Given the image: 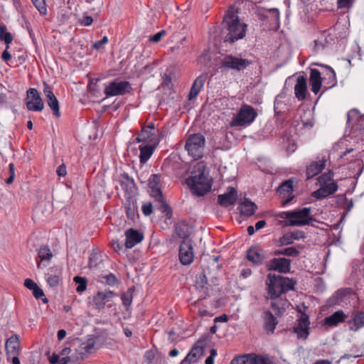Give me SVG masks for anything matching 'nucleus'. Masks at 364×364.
Segmentation results:
<instances>
[{
  "instance_id": "obj_39",
  "label": "nucleus",
  "mask_w": 364,
  "mask_h": 364,
  "mask_svg": "<svg viewBox=\"0 0 364 364\" xmlns=\"http://www.w3.org/2000/svg\"><path fill=\"white\" fill-rule=\"evenodd\" d=\"M276 255H287L291 257H296L299 252L294 247H289L283 250H277L274 252Z\"/></svg>"
},
{
  "instance_id": "obj_51",
  "label": "nucleus",
  "mask_w": 364,
  "mask_h": 364,
  "mask_svg": "<svg viewBox=\"0 0 364 364\" xmlns=\"http://www.w3.org/2000/svg\"><path fill=\"white\" fill-rule=\"evenodd\" d=\"M105 280V283L109 286H115L119 284V280L116 276L112 273L105 275L102 277Z\"/></svg>"
},
{
  "instance_id": "obj_35",
  "label": "nucleus",
  "mask_w": 364,
  "mask_h": 364,
  "mask_svg": "<svg viewBox=\"0 0 364 364\" xmlns=\"http://www.w3.org/2000/svg\"><path fill=\"white\" fill-rule=\"evenodd\" d=\"M328 43V41L327 40V35L326 33L324 32L321 33V36L317 39L314 41V52L317 53L321 50H323Z\"/></svg>"
},
{
  "instance_id": "obj_36",
  "label": "nucleus",
  "mask_w": 364,
  "mask_h": 364,
  "mask_svg": "<svg viewBox=\"0 0 364 364\" xmlns=\"http://www.w3.org/2000/svg\"><path fill=\"white\" fill-rule=\"evenodd\" d=\"M47 103L50 108L52 109L53 114L59 117L60 116V109H59V103L56 98V97L54 95L53 97H51L50 98L46 99Z\"/></svg>"
},
{
  "instance_id": "obj_58",
  "label": "nucleus",
  "mask_w": 364,
  "mask_h": 364,
  "mask_svg": "<svg viewBox=\"0 0 364 364\" xmlns=\"http://www.w3.org/2000/svg\"><path fill=\"white\" fill-rule=\"evenodd\" d=\"M217 355V350L214 348L210 350V355L206 358L205 363V364H213L214 358Z\"/></svg>"
},
{
  "instance_id": "obj_47",
  "label": "nucleus",
  "mask_w": 364,
  "mask_h": 364,
  "mask_svg": "<svg viewBox=\"0 0 364 364\" xmlns=\"http://www.w3.org/2000/svg\"><path fill=\"white\" fill-rule=\"evenodd\" d=\"M46 282L50 287L54 288L59 284V276L48 272V274H46Z\"/></svg>"
},
{
  "instance_id": "obj_27",
  "label": "nucleus",
  "mask_w": 364,
  "mask_h": 364,
  "mask_svg": "<svg viewBox=\"0 0 364 364\" xmlns=\"http://www.w3.org/2000/svg\"><path fill=\"white\" fill-rule=\"evenodd\" d=\"M207 78L208 73H203L194 80L188 95L189 100H192L198 96Z\"/></svg>"
},
{
  "instance_id": "obj_29",
  "label": "nucleus",
  "mask_w": 364,
  "mask_h": 364,
  "mask_svg": "<svg viewBox=\"0 0 364 364\" xmlns=\"http://www.w3.org/2000/svg\"><path fill=\"white\" fill-rule=\"evenodd\" d=\"M309 82L311 90L314 94H317L321 87L322 77L321 73L316 69H311Z\"/></svg>"
},
{
  "instance_id": "obj_6",
  "label": "nucleus",
  "mask_w": 364,
  "mask_h": 364,
  "mask_svg": "<svg viewBox=\"0 0 364 364\" xmlns=\"http://www.w3.org/2000/svg\"><path fill=\"white\" fill-rule=\"evenodd\" d=\"M257 116V113L252 107L244 105L232 119L230 125L232 127L249 126L253 122Z\"/></svg>"
},
{
  "instance_id": "obj_18",
  "label": "nucleus",
  "mask_w": 364,
  "mask_h": 364,
  "mask_svg": "<svg viewBox=\"0 0 364 364\" xmlns=\"http://www.w3.org/2000/svg\"><path fill=\"white\" fill-rule=\"evenodd\" d=\"M353 121L356 122L355 129L358 130L360 134L364 136V115H360L357 109H351L348 113L347 123L354 126Z\"/></svg>"
},
{
  "instance_id": "obj_44",
  "label": "nucleus",
  "mask_w": 364,
  "mask_h": 364,
  "mask_svg": "<svg viewBox=\"0 0 364 364\" xmlns=\"http://www.w3.org/2000/svg\"><path fill=\"white\" fill-rule=\"evenodd\" d=\"M326 69V75L329 80L328 87H332L336 84V77L334 70L329 66H323Z\"/></svg>"
},
{
  "instance_id": "obj_48",
  "label": "nucleus",
  "mask_w": 364,
  "mask_h": 364,
  "mask_svg": "<svg viewBox=\"0 0 364 364\" xmlns=\"http://www.w3.org/2000/svg\"><path fill=\"white\" fill-rule=\"evenodd\" d=\"M41 14H46L47 9L45 0H31Z\"/></svg>"
},
{
  "instance_id": "obj_26",
  "label": "nucleus",
  "mask_w": 364,
  "mask_h": 364,
  "mask_svg": "<svg viewBox=\"0 0 364 364\" xmlns=\"http://www.w3.org/2000/svg\"><path fill=\"white\" fill-rule=\"evenodd\" d=\"M38 257L40 259V261H37L38 268H44L48 265L53 254L48 246L43 245L38 251Z\"/></svg>"
},
{
  "instance_id": "obj_33",
  "label": "nucleus",
  "mask_w": 364,
  "mask_h": 364,
  "mask_svg": "<svg viewBox=\"0 0 364 364\" xmlns=\"http://www.w3.org/2000/svg\"><path fill=\"white\" fill-rule=\"evenodd\" d=\"M95 342L93 338L88 339L86 342L81 343L79 346V353L82 355V357L92 353L95 349Z\"/></svg>"
},
{
  "instance_id": "obj_9",
  "label": "nucleus",
  "mask_w": 364,
  "mask_h": 364,
  "mask_svg": "<svg viewBox=\"0 0 364 364\" xmlns=\"http://www.w3.org/2000/svg\"><path fill=\"white\" fill-rule=\"evenodd\" d=\"M131 90L132 86L128 81L115 80L110 82L105 88L104 92L106 96L108 97L117 95H124L126 93L130 92Z\"/></svg>"
},
{
  "instance_id": "obj_55",
  "label": "nucleus",
  "mask_w": 364,
  "mask_h": 364,
  "mask_svg": "<svg viewBox=\"0 0 364 364\" xmlns=\"http://www.w3.org/2000/svg\"><path fill=\"white\" fill-rule=\"evenodd\" d=\"M107 43L108 38L107 36H104L100 41H98L93 44V48L96 50H100L102 46L107 44Z\"/></svg>"
},
{
  "instance_id": "obj_32",
  "label": "nucleus",
  "mask_w": 364,
  "mask_h": 364,
  "mask_svg": "<svg viewBox=\"0 0 364 364\" xmlns=\"http://www.w3.org/2000/svg\"><path fill=\"white\" fill-rule=\"evenodd\" d=\"M239 208L242 215L251 216L257 210V205L249 199L245 198L244 200L240 203Z\"/></svg>"
},
{
  "instance_id": "obj_59",
  "label": "nucleus",
  "mask_w": 364,
  "mask_h": 364,
  "mask_svg": "<svg viewBox=\"0 0 364 364\" xmlns=\"http://www.w3.org/2000/svg\"><path fill=\"white\" fill-rule=\"evenodd\" d=\"M24 285L26 288L33 290L38 285L31 279H26L24 281Z\"/></svg>"
},
{
  "instance_id": "obj_10",
  "label": "nucleus",
  "mask_w": 364,
  "mask_h": 364,
  "mask_svg": "<svg viewBox=\"0 0 364 364\" xmlns=\"http://www.w3.org/2000/svg\"><path fill=\"white\" fill-rule=\"evenodd\" d=\"M26 107L33 112H41L44 107L43 100L36 88H29L27 90Z\"/></svg>"
},
{
  "instance_id": "obj_53",
  "label": "nucleus",
  "mask_w": 364,
  "mask_h": 364,
  "mask_svg": "<svg viewBox=\"0 0 364 364\" xmlns=\"http://www.w3.org/2000/svg\"><path fill=\"white\" fill-rule=\"evenodd\" d=\"M122 300L124 306H129L132 301V294L129 292L122 294Z\"/></svg>"
},
{
  "instance_id": "obj_12",
  "label": "nucleus",
  "mask_w": 364,
  "mask_h": 364,
  "mask_svg": "<svg viewBox=\"0 0 364 364\" xmlns=\"http://www.w3.org/2000/svg\"><path fill=\"white\" fill-rule=\"evenodd\" d=\"M193 246L189 240H183L179 248V259L182 264L188 265L193 261Z\"/></svg>"
},
{
  "instance_id": "obj_5",
  "label": "nucleus",
  "mask_w": 364,
  "mask_h": 364,
  "mask_svg": "<svg viewBox=\"0 0 364 364\" xmlns=\"http://www.w3.org/2000/svg\"><path fill=\"white\" fill-rule=\"evenodd\" d=\"M161 181V176L159 174H152L149 179V187L151 191V196L156 201L159 203V208L162 213H165L168 218L171 215V208L165 202L159 185Z\"/></svg>"
},
{
  "instance_id": "obj_40",
  "label": "nucleus",
  "mask_w": 364,
  "mask_h": 364,
  "mask_svg": "<svg viewBox=\"0 0 364 364\" xmlns=\"http://www.w3.org/2000/svg\"><path fill=\"white\" fill-rule=\"evenodd\" d=\"M287 304L286 301H272L271 303V306L272 309L276 311V314L278 316H281L284 311H285V306Z\"/></svg>"
},
{
  "instance_id": "obj_56",
  "label": "nucleus",
  "mask_w": 364,
  "mask_h": 364,
  "mask_svg": "<svg viewBox=\"0 0 364 364\" xmlns=\"http://www.w3.org/2000/svg\"><path fill=\"white\" fill-rule=\"evenodd\" d=\"M166 34V31L162 30L154 34L150 38V41L157 43L161 41V38Z\"/></svg>"
},
{
  "instance_id": "obj_60",
  "label": "nucleus",
  "mask_w": 364,
  "mask_h": 364,
  "mask_svg": "<svg viewBox=\"0 0 364 364\" xmlns=\"http://www.w3.org/2000/svg\"><path fill=\"white\" fill-rule=\"evenodd\" d=\"M33 296L38 299L44 296L43 291L38 286L33 290Z\"/></svg>"
},
{
  "instance_id": "obj_54",
  "label": "nucleus",
  "mask_w": 364,
  "mask_h": 364,
  "mask_svg": "<svg viewBox=\"0 0 364 364\" xmlns=\"http://www.w3.org/2000/svg\"><path fill=\"white\" fill-rule=\"evenodd\" d=\"M142 212L145 215H149L152 213V204L151 203H144L141 208Z\"/></svg>"
},
{
  "instance_id": "obj_63",
  "label": "nucleus",
  "mask_w": 364,
  "mask_h": 364,
  "mask_svg": "<svg viewBox=\"0 0 364 364\" xmlns=\"http://www.w3.org/2000/svg\"><path fill=\"white\" fill-rule=\"evenodd\" d=\"M56 172L59 176H65L67 173L65 166L64 164L60 165L58 167Z\"/></svg>"
},
{
  "instance_id": "obj_43",
  "label": "nucleus",
  "mask_w": 364,
  "mask_h": 364,
  "mask_svg": "<svg viewBox=\"0 0 364 364\" xmlns=\"http://www.w3.org/2000/svg\"><path fill=\"white\" fill-rule=\"evenodd\" d=\"M196 287L197 289H200L203 294L207 293V279L204 274H201L197 278Z\"/></svg>"
},
{
  "instance_id": "obj_28",
  "label": "nucleus",
  "mask_w": 364,
  "mask_h": 364,
  "mask_svg": "<svg viewBox=\"0 0 364 364\" xmlns=\"http://www.w3.org/2000/svg\"><path fill=\"white\" fill-rule=\"evenodd\" d=\"M154 130V125L153 123H151L148 126L144 127L141 129V132L136 137V141L138 142L145 141L148 139L151 141V139L159 138L160 139L162 137V134L158 132V135L154 136L153 131Z\"/></svg>"
},
{
  "instance_id": "obj_24",
  "label": "nucleus",
  "mask_w": 364,
  "mask_h": 364,
  "mask_svg": "<svg viewBox=\"0 0 364 364\" xmlns=\"http://www.w3.org/2000/svg\"><path fill=\"white\" fill-rule=\"evenodd\" d=\"M114 296V292L111 291H98L93 298V302L98 309H102Z\"/></svg>"
},
{
  "instance_id": "obj_49",
  "label": "nucleus",
  "mask_w": 364,
  "mask_h": 364,
  "mask_svg": "<svg viewBox=\"0 0 364 364\" xmlns=\"http://www.w3.org/2000/svg\"><path fill=\"white\" fill-rule=\"evenodd\" d=\"M294 242V235L287 233L284 235L279 240V245L284 246L292 244Z\"/></svg>"
},
{
  "instance_id": "obj_15",
  "label": "nucleus",
  "mask_w": 364,
  "mask_h": 364,
  "mask_svg": "<svg viewBox=\"0 0 364 364\" xmlns=\"http://www.w3.org/2000/svg\"><path fill=\"white\" fill-rule=\"evenodd\" d=\"M267 267L269 270L287 273L290 270V260L286 258H274L268 262Z\"/></svg>"
},
{
  "instance_id": "obj_46",
  "label": "nucleus",
  "mask_w": 364,
  "mask_h": 364,
  "mask_svg": "<svg viewBox=\"0 0 364 364\" xmlns=\"http://www.w3.org/2000/svg\"><path fill=\"white\" fill-rule=\"evenodd\" d=\"M73 280L76 284H77L76 288L77 292H82L86 289L87 279L85 278L76 276L74 277Z\"/></svg>"
},
{
  "instance_id": "obj_30",
  "label": "nucleus",
  "mask_w": 364,
  "mask_h": 364,
  "mask_svg": "<svg viewBox=\"0 0 364 364\" xmlns=\"http://www.w3.org/2000/svg\"><path fill=\"white\" fill-rule=\"evenodd\" d=\"M264 328L267 333H273L278 323L277 318L269 311H265L262 315Z\"/></svg>"
},
{
  "instance_id": "obj_2",
  "label": "nucleus",
  "mask_w": 364,
  "mask_h": 364,
  "mask_svg": "<svg viewBox=\"0 0 364 364\" xmlns=\"http://www.w3.org/2000/svg\"><path fill=\"white\" fill-rule=\"evenodd\" d=\"M186 183L192 193L198 196H203L210 191L212 181L203 162L193 166L191 176L186 179Z\"/></svg>"
},
{
  "instance_id": "obj_45",
  "label": "nucleus",
  "mask_w": 364,
  "mask_h": 364,
  "mask_svg": "<svg viewBox=\"0 0 364 364\" xmlns=\"http://www.w3.org/2000/svg\"><path fill=\"white\" fill-rule=\"evenodd\" d=\"M333 173L331 171H328L326 173H323L318 178V181L319 185H323L326 183H329L333 181Z\"/></svg>"
},
{
  "instance_id": "obj_7",
  "label": "nucleus",
  "mask_w": 364,
  "mask_h": 364,
  "mask_svg": "<svg viewBox=\"0 0 364 364\" xmlns=\"http://www.w3.org/2000/svg\"><path fill=\"white\" fill-rule=\"evenodd\" d=\"M205 139L200 134H191L186 140V149L195 160L203 155Z\"/></svg>"
},
{
  "instance_id": "obj_16",
  "label": "nucleus",
  "mask_w": 364,
  "mask_h": 364,
  "mask_svg": "<svg viewBox=\"0 0 364 364\" xmlns=\"http://www.w3.org/2000/svg\"><path fill=\"white\" fill-rule=\"evenodd\" d=\"M337 190V183L335 181H331L329 183L321 185L318 190L311 193V196L317 199H321L333 195Z\"/></svg>"
},
{
  "instance_id": "obj_34",
  "label": "nucleus",
  "mask_w": 364,
  "mask_h": 364,
  "mask_svg": "<svg viewBox=\"0 0 364 364\" xmlns=\"http://www.w3.org/2000/svg\"><path fill=\"white\" fill-rule=\"evenodd\" d=\"M247 258L249 261L257 264L263 260L264 257L259 250L251 248L247 252Z\"/></svg>"
},
{
  "instance_id": "obj_38",
  "label": "nucleus",
  "mask_w": 364,
  "mask_h": 364,
  "mask_svg": "<svg viewBox=\"0 0 364 364\" xmlns=\"http://www.w3.org/2000/svg\"><path fill=\"white\" fill-rule=\"evenodd\" d=\"M120 181L122 188L126 191H131L134 187V180L129 178L127 174L122 175Z\"/></svg>"
},
{
  "instance_id": "obj_42",
  "label": "nucleus",
  "mask_w": 364,
  "mask_h": 364,
  "mask_svg": "<svg viewBox=\"0 0 364 364\" xmlns=\"http://www.w3.org/2000/svg\"><path fill=\"white\" fill-rule=\"evenodd\" d=\"M267 18H271V21L276 24L277 27L279 26V12L277 9H270L267 11Z\"/></svg>"
},
{
  "instance_id": "obj_1",
  "label": "nucleus",
  "mask_w": 364,
  "mask_h": 364,
  "mask_svg": "<svg viewBox=\"0 0 364 364\" xmlns=\"http://www.w3.org/2000/svg\"><path fill=\"white\" fill-rule=\"evenodd\" d=\"M247 24L241 22L237 16V9L235 6L229 7L223 18L225 42L231 44L242 39L246 35Z\"/></svg>"
},
{
  "instance_id": "obj_13",
  "label": "nucleus",
  "mask_w": 364,
  "mask_h": 364,
  "mask_svg": "<svg viewBox=\"0 0 364 364\" xmlns=\"http://www.w3.org/2000/svg\"><path fill=\"white\" fill-rule=\"evenodd\" d=\"M309 319L306 314H301L294 327V332L298 338L306 340L309 335Z\"/></svg>"
},
{
  "instance_id": "obj_31",
  "label": "nucleus",
  "mask_w": 364,
  "mask_h": 364,
  "mask_svg": "<svg viewBox=\"0 0 364 364\" xmlns=\"http://www.w3.org/2000/svg\"><path fill=\"white\" fill-rule=\"evenodd\" d=\"M347 316L343 311L339 310L334 312L329 316L324 318V324L333 327L337 326L338 323L345 321Z\"/></svg>"
},
{
  "instance_id": "obj_62",
  "label": "nucleus",
  "mask_w": 364,
  "mask_h": 364,
  "mask_svg": "<svg viewBox=\"0 0 364 364\" xmlns=\"http://www.w3.org/2000/svg\"><path fill=\"white\" fill-rule=\"evenodd\" d=\"M111 245L113 250L116 252H119L122 250V245L118 240H112Z\"/></svg>"
},
{
  "instance_id": "obj_8",
  "label": "nucleus",
  "mask_w": 364,
  "mask_h": 364,
  "mask_svg": "<svg viewBox=\"0 0 364 364\" xmlns=\"http://www.w3.org/2000/svg\"><path fill=\"white\" fill-rule=\"evenodd\" d=\"M251 63L250 60L243 58L241 55H227L221 61V67L240 71L247 68Z\"/></svg>"
},
{
  "instance_id": "obj_20",
  "label": "nucleus",
  "mask_w": 364,
  "mask_h": 364,
  "mask_svg": "<svg viewBox=\"0 0 364 364\" xmlns=\"http://www.w3.org/2000/svg\"><path fill=\"white\" fill-rule=\"evenodd\" d=\"M125 236L126 240L124 245L127 249L132 248L143 240V235L132 228L128 229L125 232Z\"/></svg>"
},
{
  "instance_id": "obj_21",
  "label": "nucleus",
  "mask_w": 364,
  "mask_h": 364,
  "mask_svg": "<svg viewBox=\"0 0 364 364\" xmlns=\"http://www.w3.org/2000/svg\"><path fill=\"white\" fill-rule=\"evenodd\" d=\"M307 94L306 79L303 75H299L296 78V82L294 85V95L299 101L304 100Z\"/></svg>"
},
{
  "instance_id": "obj_11",
  "label": "nucleus",
  "mask_w": 364,
  "mask_h": 364,
  "mask_svg": "<svg viewBox=\"0 0 364 364\" xmlns=\"http://www.w3.org/2000/svg\"><path fill=\"white\" fill-rule=\"evenodd\" d=\"M230 364H273L267 358L255 354H247L233 358Z\"/></svg>"
},
{
  "instance_id": "obj_3",
  "label": "nucleus",
  "mask_w": 364,
  "mask_h": 364,
  "mask_svg": "<svg viewBox=\"0 0 364 364\" xmlns=\"http://www.w3.org/2000/svg\"><path fill=\"white\" fill-rule=\"evenodd\" d=\"M267 279L268 294L272 300L279 298L282 294L294 288V282L287 277L270 273Z\"/></svg>"
},
{
  "instance_id": "obj_25",
  "label": "nucleus",
  "mask_w": 364,
  "mask_h": 364,
  "mask_svg": "<svg viewBox=\"0 0 364 364\" xmlns=\"http://www.w3.org/2000/svg\"><path fill=\"white\" fill-rule=\"evenodd\" d=\"M6 351L7 360H10L12 354L19 353L20 341L17 335H13L6 341Z\"/></svg>"
},
{
  "instance_id": "obj_37",
  "label": "nucleus",
  "mask_w": 364,
  "mask_h": 364,
  "mask_svg": "<svg viewBox=\"0 0 364 364\" xmlns=\"http://www.w3.org/2000/svg\"><path fill=\"white\" fill-rule=\"evenodd\" d=\"M0 40L4 41L7 46L13 41L11 33L6 31V26L4 23H0Z\"/></svg>"
},
{
  "instance_id": "obj_64",
  "label": "nucleus",
  "mask_w": 364,
  "mask_h": 364,
  "mask_svg": "<svg viewBox=\"0 0 364 364\" xmlns=\"http://www.w3.org/2000/svg\"><path fill=\"white\" fill-rule=\"evenodd\" d=\"M252 274V270L249 268H244L241 270L240 275L242 278L246 279Z\"/></svg>"
},
{
  "instance_id": "obj_22",
  "label": "nucleus",
  "mask_w": 364,
  "mask_h": 364,
  "mask_svg": "<svg viewBox=\"0 0 364 364\" xmlns=\"http://www.w3.org/2000/svg\"><path fill=\"white\" fill-rule=\"evenodd\" d=\"M160 141L159 138H154L151 139L152 145H141L139 146L140 150V162L141 164L146 163L151 156L154 148L158 145Z\"/></svg>"
},
{
  "instance_id": "obj_17",
  "label": "nucleus",
  "mask_w": 364,
  "mask_h": 364,
  "mask_svg": "<svg viewBox=\"0 0 364 364\" xmlns=\"http://www.w3.org/2000/svg\"><path fill=\"white\" fill-rule=\"evenodd\" d=\"M237 198V190L232 187H228L227 192L218 196V203L223 207L234 205Z\"/></svg>"
},
{
  "instance_id": "obj_23",
  "label": "nucleus",
  "mask_w": 364,
  "mask_h": 364,
  "mask_svg": "<svg viewBox=\"0 0 364 364\" xmlns=\"http://www.w3.org/2000/svg\"><path fill=\"white\" fill-rule=\"evenodd\" d=\"M326 162L325 157H321L311 163L306 168L307 179H310L321 173L325 167Z\"/></svg>"
},
{
  "instance_id": "obj_19",
  "label": "nucleus",
  "mask_w": 364,
  "mask_h": 364,
  "mask_svg": "<svg viewBox=\"0 0 364 364\" xmlns=\"http://www.w3.org/2000/svg\"><path fill=\"white\" fill-rule=\"evenodd\" d=\"M293 191V181L291 180H288L283 182L280 186L277 188V193L280 195V196L284 199L283 204L286 205L289 203L291 199L293 198V196H289L292 193Z\"/></svg>"
},
{
  "instance_id": "obj_41",
  "label": "nucleus",
  "mask_w": 364,
  "mask_h": 364,
  "mask_svg": "<svg viewBox=\"0 0 364 364\" xmlns=\"http://www.w3.org/2000/svg\"><path fill=\"white\" fill-rule=\"evenodd\" d=\"M353 323L356 329L364 326V311H358L353 314Z\"/></svg>"
},
{
  "instance_id": "obj_52",
  "label": "nucleus",
  "mask_w": 364,
  "mask_h": 364,
  "mask_svg": "<svg viewBox=\"0 0 364 364\" xmlns=\"http://www.w3.org/2000/svg\"><path fill=\"white\" fill-rule=\"evenodd\" d=\"M338 7L339 9H348L352 6L351 0H337Z\"/></svg>"
},
{
  "instance_id": "obj_50",
  "label": "nucleus",
  "mask_w": 364,
  "mask_h": 364,
  "mask_svg": "<svg viewBox=\"0 0 364 364\" xmlns=\"http://www.w3.org/2000/svg\"><path fill=\"white\" fill-rule=\"evenodd\" d=\"M177 235L184 240H187L186 238L188 236V232L187 231V226L185 225H179L176 226V228Z\"/></svg>"
},
{
  "instance_id": "obj_4",
  "label": "nucleus",
  "mask_w": 364,
  "mask_h": 364,
  "mask_svg": "<svg viewBox=\"0 0 364 364\" xmlns=\"http://www.w3.org/2000/svg\"><path fill=\"white\" fill-rule=\"evenodd\" d=\"M279 217L287 220L288 226H304L309 225L313 220L311 216V208H303L291 211L282 212Z\"/></svg>"
},
{
  "instance_id": "obj_14",
  "label": "nucleus",
  "mask_w": 364,
  "mask_h": 364,
  "mask_svg": "<svg viewBox=\"0 0 364 364\" xmlns=\"http://www.w3.org/2000/svg\"><path fill=\"white\" fill-rule=\"evenodd\" d=\"M204 351V341H198L180 364H195L202 357Z\"/></svg>"
},
{
  "instance_id": "obj_57",
  "label": "nucleus",
  "mask_w": 364,
  "mask_h": 364,
  "mask_svg": "<svg viewBox=\"0 0 364 364\" xmlns=\"http://www.w3.org/2000/svg\"><path fill=\"white\" fill-rule=\"evenodd\" d=\"M44 88H43V92L45 94L46 98H50L51 97H53L55 95L53 94L50 87L46 82L43 84Z\"/></svg>"
},
{
  "instance_id": "obj_61",
  "label": "nucleus",
  "mask_w": 364,
  "mask_h": 364,
  "mask_svg": "<svg viewBox=\"0 0 364 364\" xmlns=\"http://www.w3.org/2000/svg\"><path fill=\"white\" fill-rule=\"evenodd\" d=\"M93 22V18L90 16H85L80 20V23L85 26H90Z\"/></svg>"
}]
</instances>
